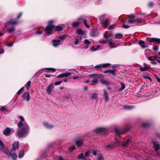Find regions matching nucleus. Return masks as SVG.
<instances>
[{
  "mask_svg": "<svg viewBox=\"0 0 160 160\" xmlns=\"http://www.w3.org/2000/svg\"><path fill=\"white\" fill-rule=\"evenodd\" d=\"M41 72H37L34 75V76L37 78H38L40 76V74Z\"/></svg>",
  "mask_w": 160,
  "mask_h": 160,
  "instance_id": "obj_60",
  "label": "nucleus"
},
{
  "mask_svg": "<svg viewBox=\"0 0 160 160\" xmlns=\"http://www.w3.org/2000/svg\"><path fill=\"white\" fill-rule=\"evenodd\" d=\"M130 128L128 126L125 127L122 130H119L117 128L115 129V132L116 134L118 135L124 134L129 130Z\"/></svg>",
  "mask_w": 160,
  "mask_h": 160,
  "instance_id": "obj_3",
  "label": "nucleus"
},
{
  "mask_svg": "<svg viewBox=\"0 0 160 160\" xmlns=\"http://www.w3.org/2000/svg\"><path fill=\"white\" fill-rule=\"evenodd\" d=\"M54 31H61L63 29V28L62 27L58 25L54 28Z\"/></svg>",
  "mask_w": 160,
  "mask_h": 160,
  "instance_id": "obj_23",
  "label": "nucleus"
},
{
  "mask_svg": "<svg viewBox=\"0 0 160 160\" xmlns=\"http://www.w3.org/2000/svg\"><path fill=\"white\" fill-rule=\"evenodd\" d=\"M154 5V4L153 2H150L148 3V7L150 8H152Z\"/></svg>",
  "mask_w": 160,
  "mask_h": 160,
  "instance_id": "obj_53",
  "label": "nucleus"
},
{
  "mask_svg": "<svg viewBox=\"0 0 160 160\" xmlns=\"http://www.w3.org/2000/svg\"><path fill=\"white\" fill-rule=\"evenodd\" d=\"M131 142V139H128L126 141L122 142V145L124 147H126L128 146L129 142Z\"/></svg>",
  "mask_w": 160,
  "mask_h": 160,
  "instance_id": "obj_19",
  "label": "nucleus"
},
{
  "mask_svg": "<svg viewBox=\"0 0 160 160\" xmlns=\"http://www.w3.org/2000/svg\"><path fill=\"white\" fill-rule=\"evenodd\" d=\"M52 86H53V84H49L47 87V89H46V91H47V92L48 93H50L51 92V88L52 87Z\"/></svg>",
  "mask_w": 160,
  "mask_h": 160,
  "instance_id": "obj_24",
  "label": "nucleus"
},
{
  "mask_svg": "<svg viewBox=\"0 0 160 160\" xmlns=\"http://www.w3.org/2000/svg\"><path fill=\"white\" fill-rule=\"evenodd\" d=\"M104 73H110L113 75H116V71L114 69L108 70H106L104 72Z\"/></svg>",
  "mask_w": 160,
  "mask_h": 160,
  "instance_id": "obj_15",
  "label": "nucleus"
},
{
  "mask_svg": "<svg viewBox=\"0 0 160 160\" xmlns=\"http://www.w3.org/2000/svg\"><path fill=\"white\" fill-rule=\"evenodd\" d=\"M102 84L105 85L107 86H108L111 84V83L108 81H106L103 79H101L99 81Z\"/></svg>",
  "mask_w": 160,
  "mask_h": 160,
  "instance_id": "obj_16",
  "label": "nucleus"
},
{
  "mask_svg": "<svg viewBox=\"0 0 160 160\" xmlns=\"http://www.w3.org/2000/svg\"><path fill=\"white\" fill-rule=\"evenodd\" d=\"M15 29L14 27H13L10 28L8 29V33H11L14 32L15 31Z\"/></svg>",
  "mask_w": 160,
  "mask_h": 160,
  "instance_id": "obj_37",
  "label": "nucleus"
},
{
  "mask_svg": "<svg viewBox=\"0 0 160 160\" xmlns=\"http://www.w3.org/2000/svg\"><path fill=\"white\" fill-rule=\"evenodd\" d=\"M83 17L82 16L79 17L77 19V21L78 22H79L80 21H82L83 20Z\"/></svg>",
  "mask_w": 160,
  "mask_h": 160,
  "instance_id": "obj_62",
  "label": "nucleus"
},
{
  "mask_svg": "<svg viewBox=\"0 0 160 160\" xmlns=\"http://www.w3.org/2000/svg\"><path fill=\"white\" fill-rule=\"evenodd\" d=\"M106 148H110L111 150H112L114 149V147L111 144L108 145L106 146Z\"/></svg>",
  "mask_w": 160,
  "mask_h": 160,
  "instance_id": "obj_38",
  "label": "nucleus"
},
{
  "mask_svg": "<svg viewBox=\"0 0 160 160\" xmlns=\"http://www.w3.org/2000/svg\"><path fill=\"white\" fill-rule=\"evenodd\" d=\"M22 14L21 12L19 13L16 19L17 20L19 19L22 16Z\"/></svg>",
  "mask_w": 160,
  "mask_h": 160,
  "instance_id": "obj_64",
  "label": "nucleus"
},
{
  "mask_svg": "<svg viewBox=\"0 0 160 160\" xmlns=\"http://www.w3.org/2000/svg\"><path fill=\"white\" fill-rule=\"evenodd\" d=\"M151 142L153 145V148L155 149V151L157 152L160 148V145L159 144V142L153 140H152Z\"/></svg>",
  "mask_w": 160,
  "mask_h": 160,
  "instance_id": "obj_7",
  "label": "nucleus"
},
{
  "mask_svg": "<svg viewBox=\"0 0 160 160\" xmlns=\"http://www.w3.org/2000/svg\"><path fill=\"white\" fill-rule=\"evenodd\" d=\"M83 23H84L85 25L87 28H90L89 26L88 25L87 23V20H84L83 21Z\"/></svg>",
  "mask_w": 160,
  "mask_h": 160,
  "instance_id": "obj_50",
  "label": "nucleus"
},
{
  "mask_svg": "<svg viewBox=\"0 0 160 160\" xmlns=\"http://www.w3.org/2000/svg\"><path fill=\"white\" fill-rule=\"evenodd\" d=\"M123 35L122 34L120 33H117L115 36V37L117 39H120L122 37Z\"/></svg>",
  "mask_w": 160,
  "mask_h": 160,
  "instance_id": "obj_36",
  "label": "nucleus"
},
{
  "mask_svg": "<svg viewBox=\"0 0 160 160\" xmlns=\"http://www.w3.org/2000/svg\"><path fill=\"white\" fill-rule=\"evenodd\" d=\"M142 21V20L140 18H136L135 19H130L128 21V23L131 24H137L141 23Z\"/></svg>",
  "mask_w": 160,
  "mask_h": 160,
  "instance_id": "obj_6",
  "label": "nucleus"
},
{
  "mask_svg": "<svg viewBox=\"0 0 160 160\" xmlns=\"http://www.w3.org/2000/svg\"><path fill=\"white\" fill-rule=\"evenodd\" d=\"M150 68L149 67H147L146 66H144L143 67H141L140 68V70L141 71H147L148 69Z\"/></svg>",
  "mask_w": 160,
  "mask_h": 160,
  "instance_id": "obj_27",
  "label": "nucleus"
},
{
  "mask_svg": "<svg viewBox=\"0 0 160 160\" xmlns=\"http://www.w3.org/2000/svg\"><path fill=\"white\" fill-rule=\"evenodd\" d=\"M90 35L92 37H95L96 36V32L94 31H91L90 32Z\"/></svg>",
  "mask_w": 160,
  "mask_h": 160,
  "instance_id": "obj_39",
  "label": "nucleus"
},
{
  "mask_svg": "<svg viewBox=\"0 0 160 160\" xmlns=\"http://www.w3.org/2000/svg\"><path fill=\"white\" fill-rule=\"evenodd\" d=\"M115 141L114 143L115 145H114L115 147H117L118 146H120V142L118 141L117 139L116 138H114Z\"/></svg>",
  "mask_w": 160,
  "mask_h": 160,
  "instance_id": "obj_26",
  "label": "nucleus"
},
{
  "mask_svg": "<svg viewBox=\"0 0 160 160\" xmlns=\"http://www.w3.org/2000/svg\"><path fill=\"white\" fill-rule=\"evenodd\" d=\"M98 82L97 79L95 78L90 83V84L92 85H94L98 84Z\"/></svg>",
  "mask_w": 160,
  "mask_h": 160,
  "instance_id": "obj_22",
  "label": "nucleus"
},
{
  "mask_svg": "<svg viewBox=\"0 0 160 160\" xmlns=\"http://www.w3.org/2000/svg\"><path fill=\"white\" fill-rule=\"evenodd\" d=\"M146 40L148 42L157 44L160 43V38H147Z\"/></svg>",
  "mask_w": 160,
  "mask_h": 160,
  "instance_id": "obj_4",
  "label": "nucleus"
},
{
  "mask_svg": "<svg viewBox=\"0 0 160 160\" xmlns=\"http://www.w3.org/2000/svg\"><path fill=\"white\" fill-rule=\"evenodd\" d=\"M55 26L53 24H48V25L45 28L44 31L48 35H50L53 33V29L55 28Z\"/></svg>",
  "mask_w": 160,
  "mask_h": 160,
  "instance_id": "obj_2",
  "label": "nucleus"
},
{
  "mask_svg": "<svg viewBox=\"0 0 160 160\" xmlns=\"http://www.w3.org/2000/svg\"><path fill=\"white\" fill-rule=\"evenodd\" d=\"M115 25V24H114L110 26L108 28V29L109 30H110L113 29L114 28V26Z\"/></svg>",
  "mask_w": 160,
  "mask_h": 160,
  "instance_id": "obj_58",
  "label": "nucleus"
},
{
  "mask_svg": "<svg viewBox=\"0 0 160 160\" xmlns=\"http://www.w3.org/2000/svg\"><path fill=\"white\" fill-rule=\"evenodd\" d=\"M112 35V33H109L108 35H106L105 33L104 35V37L106 39H108V38L110 37Z\"/></svg>",
  "mask_w": 160,
  "mask_h": 160,
  "instance_id": "obj_49",
  "label": "nucleus"
},
{
  "mask_svg": "<svg viewBox=\"0 0 160 160\" xmlns=\"http://www.w3.org/2000/svg\"><path fill=\"white\" fill-rule=\"evenodd\" d=\"M85 156L82 153H80L78 157V159H85Z\"/></svg>",
  "mask_w": 160,
  "mask_h": 160,
  "instance_id": "obj_35",
  "label": "nucleus"
},
{
  "mask_svg": "<svg viewBox=\"0 0 160 160\" xmlns=\"http://www.w3.org/2000/svg\"><path fill=\"white\" fill-rule=\"evenodd\" d=\"M91 98L93 99H96L97 98V94L96 93H93L91 95Z\"/></svg>",
  "mask_w": 160,
  "mask_h": 160,
  "instance_id": "obj_43",
  "label": "nucleus"
},
{
  "mask_svg": "<svg viewBox=\"0 0 160 160\" xmlns=\"http://www.w3.org/2000/svg\"><path fill=\"white\" fill-rule=\"evenodd\" d=\"M18 118H19L20 119V120H21L20 121L23 122L24 121V119L23 118V116H18Z\"/></svg>",
  "mask_w": 160,
  "mask_h": 160,
  "instance_id": "obj_55",
  "label": "nucleus"
},
{
  "mask_svg": "<svg viewBox=\"0 0 160 160\" xmlns=\"http://www.w3.org/2000/svg\"><path fill=\"white\" fill-rule=\"evenodd\" d=\"M43 124V125L47 128L51 129L53 128V126L52 124H50L48 122H44Z\"/></svg>",
  "mask_w": 160,
  "mask_h": 160,
  "instance_id": "obj_20",
  "label": "nucleus"
},
{
  "mask_svg": "<svg viewBox=\"0 0 160 160\" xmlns=\"http://www.w3.org/2000/svg\"><path fill=\"white\" fill-rule=\"evenodd\" d=\"M84 43L86 44L87 45H89L91 43V42L89 41V40L88 39H85L84 40Z\"/></svg>",
  "mask_w": 160,
  "mask_h": 160,
  "instance_id": "obj_52",
  "label": "nucleus"
},
{
  "mask_svg": "<svg viewBox=\"0 0 160 160\" xmlns=\"http://www.w3.org/2000/svg\"><path fill=\"white\" fill-rule=\"evenodd\" d=\"M130 26L128 25H125L124 24H123L122 27L124 28L127 29L130 27Z\"/></svg>",
  "mask_w": 160,
  "mask_h": 160,
  "instance_id": "obj_59",
  "label": "nucleus"
},
{
  "mask_svg": "<svg viewBox=\"0 0 160 160\" xmlns=\"http://www.w3.org/2000/svg\"><path fill=\"white\" fill-rule=\"evenodd\" d=\"M19 146V142L17 141V142H14L12 145V148L11 150V152L15 151L16 149L18 148Z\"/></svg>",
  "mask_w": 160,
  "mask_h": 160,
  "instance_id": "obj_8",
  "label": "nucleus"
},
{
  "mask_svg": "<svg viewBox=\"0 0 160 160\" xmlns=\"http://www.w3.org/2000/svg\"><path fill=\"white\" fill-rule=\"evenodd\" d=\"M145 43V42L142 40H139L138 42V44L139 45H140L141 47L143 48H147L148 47V45H145L144 44Z\"/></svg>",
  "mask_w": 160,
  "mask_h": 160,
  "instance_id": "obj_21",
  "label": "nucleus"
},
{
  "mask_svg": "<svg viewBox=\"0 0 160 160\" xmlns=\"http://www.w3.org/2000/svg\"><path fill=\"white\" fill-rule=\"evenodd\" d=\"M67 36L66 35H63L62 36H60L59 38L60 39L62 40H64L66 38H67Z\"/></svg>",
  "mask_w": 160,
  "mask_h": 160,
  "instance_id": "obj_44",
  "label": "nucleus"
},
{
  "mask_svg": "<svg viewBox=\"0 0 160 160\" xmlns=\"http://www.w3.org/2000/svg\"><path fill=\"white\" fill-rule=\"evenodd\" d=\"M120 84L121 85V87L118 90V91H119L124 90L125 88V85L124 83L122 82H120Z\"/></svg>",
  "mask_w": 160,
  "mask_h": 160,
  "instance_id": "obj_31",
  "label": "nucleus"
},
{
  "mask_svg": "<svg viewBox=\"0 0 160 160\" xmlns=\"http://www.w3.org/2000/svg\"><path fill=\"white\" fill-rule=\"evenodd\" d=\"M43 75H45V76L47 78H50L51 77L54 76L50 74H48L46 73H44Z\"/></svg>",
  "mask_w": 160,
  "mask_h": 160,
  "instance_id": "obj_56",
  "label": "nucleus"
},
{
  "mask_svg": "<svg viewBox=\"0 0 160 160\" xmlns=\"http://www.w3.org/2000/svg\"><path fill=\"white\" fill-rule=\"evenodd\" d=\"M12 159L13 160H17V155L16 153H13L12 154H11V155Z\"/></svg>",
  "mask_w": 160,
  "mask_h": 160,
  "instance_id": "obj_34",
  "label": "nucleus"
},
{
  "mask_svg": "<svg viewBox=\"0 0 160 160\" xmlns=\"http://www.w3.org/2000/svg\"><path fill=\"white\" fill-rule=\"evenodd\" d=\"M101 24H102L104 27H107L110 24V22L108 19H105L101 20Z\"/></svg>",
  "mask_w": 160,
  "mask_h": 160,
  "instance_id": "obj_9",
  "label": "nucleus"
},
{
  "mask_svg": "<svg viewBox=\"0 0 160 160\" xmlns=\"http://www.w3.org/2000/svg\"><path fill=\"white\" fill-rule=\"evenodd\" d=\"M123 108L124 109H128L130 110L133 108V107L132 106H127L126 105H124L123 106Z\"/></svg>",
  "mask_w": 160,
  "mask_h": 160,
  "instance_id": "obj_28",
  "label": "nucleus"
},
{
  "mask_svg": "<svg viewBox=\"0 0 160 160\" xmlns=\"http://www.w3.org/2000/svg\"><path fill=\"white\" fill-rule=\"evenodd\" d=\"M79 25V22L77 21L74 22L73 24L72 27L73 28H76L78 27Z\"/></svg>",
  "mask_w": 160,
  "mask_h": 160,
  "instance_id": "obj_46",
  "label": "nucleus"
},
{
  "mask_svg": "<svg viewBox=\"0 0 160 160\" xmlns=\"http://www.w3.org/2000/svg\"><path fill=\"white\" fill-rule=\"evenodd\" d=\"M110 65L109 63H104L102 64V67L103 68H106L107 67H109Z\"/></svg>",
  "mask_w": 160,
  "mask_h": 160,
  "instance_id": "obj_45",
  "label": "nucleus"
},
{
  "mask_svg": "<svg viewBox=\"0 0 160 160\" xmlns=\"http://www.w3.org/2000/svg\"><path fill=\"white\" fill-rule=\"evenodd\" d=\"M110 41V40H109L108 41H105V40H102V41H100V42L102 43V44H105L107 43L108 42Z\"/></svg>",
  "mask_w": 160,
  "mask_h": 160,
  "instance_id": "obj_63",
  "label": "nucleus"
},
{
  "mask_svg": "<svg viewBox=\"0 0 160 160\" xmlns=\"http://www.w3.org/2000/svg\"><path fill=\"white\" fill-rule=\"evenodd\" d=\"M109 45L111 47V48L114 47L115 44L113 42H110L109 43Z\"/></svg>",
  "mask_w": 160,
  "mask_h": 160,
  "instance_id": "obj_54",
  "label": "nucleus"
},
{
  "mask_svg": "<svg viewBox=\"0 0 160 160\" xmlns=\"http://www.w3.org/2000/svg\"><path fill=\"white\" fill-rule=\"evenodd\" d=\"M96 131L97 133H102L103 134H106L107 131L105 128H98L96 129Z\"/></svg>",
  "mask_w": 160,
  "mask_h": 160,
  "instance_id": "obj_10",
  "label": "nucleus"
},
{
  "mask_svg": "<svg viewBox=\"0 0 160 160\" xmlns=\"http://www.w3.org/2000/svg\"><path fill=\"white\" fill-rule=\"evenodd\" d=\"M29 92L28 91L24 92L23 94V98L25 99L26 101H28L30 100Z\"/></svg>",
  "mask_w": 160,
  "mask_h": 160,
  "instance_id": "obj_11",
  "label": "nucleus"
},
{
  "mask_svg": "<svg viewBox=\"0 0 160 160\" xmlns=\"http://www.w3.org/2000/svg\"><path fill=\"white\" fill-rule=\"evenodd\" d=\"M128 21L130 19H135V17L133 15H128Z\"/></svg>",
  "mask_w": 160,
  "mask_h": 160,
  "instance_id": "obj_40",
  "label": "nucleus"
},
{
  "mask_svg": "<svg viewBox=\"0 0 160 160\" xmlns=\"http://www.w3.org/2000/svg\"><path fill=\"white\" fill-rule=\"evenodd\" d=\"M24 154V152L23 150H21L19 152V153L18 155V157L20 158H22Z\"/></svg>",
  "mask_w": 160,
  "mask_h": 160,
  "instance_id": "obj_30",
  "label": "nucleus"
},
{
  "mask_svg": "<svg viewBox=\"0 0 160 160\" xmlns=\"http://www.w3.org/2000/svg\"><path fill=\"white\" fill-rule=\"evenodd\" d=\"M94 68H102V64L97 65L94 67Z\"/></svg>",
  "mask_w": 160,
  "mask_h": 160,
  "instance_id": "obj_61",
  "label": "nucleus"
},
{
  "mask_svg": "<svg viewBox=\"0 0 160 160\" xmlns=\"http://www.w3.org/2000/svg\"><path fill=\"white\" fill-rule=\"evenodd\" d=\"M104 94L105 100L106 101H108L109 100L108 95L107 92L105 90H104Z\"/></svg>",
  "mask_w": 160,
  "mask_h": 160,
  "instance_id": "obj_25",
  "label": "nucleus"
},
{
  "mask_svg": "<svg viewBox=\"0 0 160 160\" xmlns=\"http://www.w3.org/2000/svg\"><path fill=\"white\" fill-rule=\"evenodd\" d=\"M0 150H1L2 152L4 153L7 155L9 156H11V152H9L8 148L5 147L4 146L0 148Z\"/></svg>",
  "mask_w": 160,
  "mask_h": 160,
  "instance_id": "obj_5",
  "label": "nucleus"
},
{
  "mask_svg": "<svg viewBox=\"0 0 160 160\" xmlns=\"http://www.w3.org/2000/svg\"><path fill=\"white\" fill-rule=\"evenodd\" d=\"M31 81H28L24 85V87L26 88L27 89H29L30 88V86L31 83Z\"/></svg>",
  "mask_w": 160,
  "mask_h": 160,
  "instance_id": "obj_33",
  "label": "nucleus"
},
{
  "mask_svg": "<svg viewBox=\"0 0 160 160\" xmlns=\"http://www.w3.org/2000/svg\"><path fill=\"white\" fill-rule=\"evenodd\" d=\"M77 33L79 34H83L84 32L81 29H77Z\"/></svg>",
  "mask_w": 160,
  "mask_h": 160,
  "instance_id": "obj_41",
  "label": "nucleus"
},
{
  "mask_svg": "<svg viewBox=\"0 0 160 160\" xmlns=\"http://www.w3.org/2000/svg\"><path fill=\"white\" fill-rule=\"evenodd\" d=\"M46 70H48L49 71H46L47 72H54L56 71V69L54 68H45Z\"/></svg>",
  "mask_w": 160,
  "mask_h": 160,
  "instance_id": "obj_32",
  "label": "nucleus"
},
{
  "mask_svg": "<svg viewBox=\"0 0 160 160\" xmlns=\"http://www.w3.org/2000/svg\"><path fill=\"white\" fill-rule=\"evenodd\" d=\"M43 33V32L42 31H37L35 32V35L37 34H42Z\"/></svg>",
  "mask_w": 160,
  "mask_h": 160,
  "instance_id": "obj_57",
  "label": "nucleus"
},
{
  "mask_svg": "<svg viewBox=\"0 0 160 160\" xmlns=\"http://www.w3.org/2000/svg\"><path fill=\"white\" fill-rule=\"evenodd\" d=\"M150 126V124L149 123H143L142 124V127L144 128H149Z\"/></svg>",
  "mask_w": 160,
  "mask_h": 160,
  "instance_id": "obj_29",
  "label": "nucleus"
},
{
  "mask_svg": "<svg viewBox=\"0 0 160 160\" xmlns=\"http://www.w3.org/2000/svg\"><path fill=\"white\" fill-rule=\"evenodd\" d=\"M83 140L81 139L78 140L76 141V144L78 147H81L82 146L83 142Z\"/></svg>",
  "mask_w": 160,
  "mask_h": 160,
  "instance_id": "obj_18",
  "label": "nucleus"
},
{
  "mask_svg": "<svg viewBox=\"0 0 160 160\" xmlns=\"http://www.w3.org/2000/svg\"><path fill=\"white\" fill-rule=\"evenodd\" d=\"M96 77L98 79H102L104 77L103 75L102 74H97Z\"/></svg>",
  "mask_w": 160,
  "mask_h": 160,
  "instance_id": "obj_48",
  "label": "nucleus"
},
{
  "mask_svg": "<svg viewBox=\"0 0 160 160\" xmlns=\"http://www.w3.org/2000/svg\"><path fill=\"white\" fill-rule=\"evenodd\" d=\"M22 122L20 121L18 124V126L19 128L23 126L22 128L17 132V136L19 138L24 137L25 134H28L29 132V127L28 124L26 123H23Z\"/></svg>",
  "mask_w": 160,
  "mask_h": 160,
  "instance_id": "obj_1",
  "label": "nucleus"
},
{
  "mask_svg": "<svg viewBox=\"0 0 160 160\" xmlns=\"http://www.w3.org/2000/svg\"><path fill=\"white\" fill-rule=\"evenodd\" d=\"M71 97V95L69 94H68L67 95H65L64 96V98L66 99H68L70 98Z\"/></svg>",
  "mask_w": 160,
  "mask_h": 160,
  "instance_id": "obj_51",
  "label": "nucleus"
},
{
  "mask_svg": "<svg viewBox=\"0 0 160 160\" xmlns=\"http://www.w3.org/2000/svg\"><path fill=\"white\" fill-rule=\"evenodd\" d=\"M76 149V148L74 146H72L69 148V150L71 152H72Z\"/></svg>",
  "mask_w": 160,
  "mask_h": 160,
  "instance_id": "obj_47",
  "label": "nucleus"
},
{
  "mask_svg": "<svg viewBox=\"0 0 160 160\" xmlns=\"http://www.w3.org/2000/svg\"><path fill=\"white\" fill-rule=\"evenodd\" d=\"M24 90V87H22L17 92V94L18 95H20L21 93H22L23 91Z\"/></svg>",
  "mask_w": 160,
  "mask_h": 160,
  "instance_id": "obj_42",
  "label": "nucleus"
},
{
  "mask_svg": "<svg viewBox=\"0 0 160 160\" xmlns=\"http://www.w3.org/2000/svg\"><path fill=\"white\" fill-rule=\"evenodd\" d=\"M71 74V73L70 72H66L65 73L60 74L59 75L57 76V78H62L64 77H67L69 76Z\"/></svg>",
  "mask_w": 160,
  "mask_h": 160,
  "instance_id": "obj_12",
  "label": "nucleus"
},
{
  "mask_svg": "<svg viewBox=\"0 0 160 160\" xmlns=\"http://www.w3.org/2000/svg\"><path fill=\"white\" fill-rule=\"evenodd\" d=\"M52 42L53 43V46L55 47H56L61 44L60 43L61 41L59 40H52Z\"/></svg>",
  "mask_w": 160,
  "mask_h": 160,
  "instance_id": "obj_13",
  "label": "nucleus"
},
{
  "mask_svg": "<svg viewBox=\"0 0 160 160\" xmlns=\"http://www.w3.org/2000/svg\"><path fill=\"white\" fill-rule=\"evenodd\" d=\"M11 132V131L10 129L8 127H7L6 129L3 131V133L4 135L8 136L9 135Z\"/></svg>",
  "mask_w": 160,
  "mask_h": 160,
  "instance_id": "obj_14",
  "label": "nucleus"
},
{
  "mask_svg": "<svg viewBox=\"0 0 160 160\" xmlns=\"http://www.w3.org/2000/svg\"><path fill=\"white\" fill-rule=\"evenodd\" d=\"M7 23L10 25H14L17 24L18 23V22L16 19H12L8 22Z\"/></svg>",
  "mask_w": 160,
  "mask_h": 160,
  "instance_id": "obj_17",
  "label": "nucleus"
}]
</instances>
